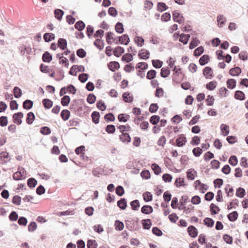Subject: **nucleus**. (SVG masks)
<instances>
[{
    "mask_svg": "<svg viewBox=\"0 0 248 248\" xmlns=\"http://www.w3.org/2000/svg\"><path fill=\"white\" fill-rule=\"evenodd\" d=\"M24 173H26V171L23 167H18L17 171L13 174V178L14 180L19 181L26 178Z\"/></svg>",
    "mask_w": 248,
    "mask_h": 248,
    "instance_id": "nucleus-1",
    "label": "nucleus"
},
{
    "mask_svg": "<svg viewBox=\"0 0 248 248\" xmlns=\"http://www.w3.org/2000/svg\"><path fill=\"white\" fill-rule=\"evenodd\" d=\"M172 19L175 22L181 24L184 22V17L178 10H175L172 12Z\"/></svg>",
    "mask_w": 248,
    "mask_h": 248,
    "instance_id": "nucleus-2",
    "label": "nucleus"
},
{
    "mask_svg": "<svg viewBox=\"0 0 248 248\" xmlns=\"http://www.w3.org/2000/svg\"><path fill=\"white\" fill-rule=\"evenodd\" d=\"M117 38H118V41H117L116 42V44H121L127 45L130 40L129 37V36L127 34H124L121 36H117Z\"/></svg>",
    "mask_w": 248,
    "mask_h": 248,
    "instance_id": "nucleus-3",
    "label": "nucleus"
},
{
    "mask_svg": "<svg viewBox=\"0 0 248 248\" xmlns=\"http://www.w3.org/2000/svg\"><path fill=\"white\" fill-rule=\"evenodd\" d=\"M24 117L23 113L22 112H18L14 113L13 115V122L18 125H20L22 121L21 119Z\"/></svg>",
    "mask_w": 248,
    "mask_h": 248,
    "instance_id": "nucleus-4",
    "label": "nucleus"
},
{
    "mask_svg": "<svg viewBox=\"0 0 248 248\" xmlns=\"http://www.w3.org/2000/svg\"><path fill=\"white\" fill-rule=\"evenodd\" d=\"M187 142L186 138L183 134L178 135V138L176 140V146L181 147L184 146Z\"/></svg>",
    "mask_w": 248,
    "mask_h": 248,
    "instance_id": "nucleus-5",
    "label": "nucleus"
},
{
    "mask_svg": "<svg viewBox=\"0 0 248 248\" xmlns=\"http://www.w3.org/2000/svg\"><path fill=\"white\" fill-rule=\"evenodd\" d=\"M11 159L9 153L6 152H1L0 153V164H5L9 162Z\"/></svg>",
    "mask_w": 248,
    "mask_h": 248,
    "instance_id": "nucleus-6",
    "label": "nucleus"
},
{
    "mask_svg": "<svg viewBox=\"0 0 248 248\" xmlns=\"http://www.w3.org/2000/svg\"><path fill=\"white\" fill-rule=\"evenodd\" d=\"M122 98L125 103H131L133 101L134 97L131 93L129 92H126L123 93Z\"/></svg>",
    "mask_w": 248,
    "mask_h": 248,
    "instance_id": "nucleus-7",
    "label": "nucleus"
},
{
    "mask_svg": "<svg viewBox=\"0 0 248 248\" xmlns=\"http://www.w3.org/2000/svg\"><path fill=\"white\" fill-rule=\"evenodd\" d=\"M187 231L189 235L192 238H195L198 234L197 229L193 225H190L187 228Z\"/></svg>",
    "mask_w": 248,
    "mask_h": 248,
    "instance_id": "nucleus-8",
    "label": "nucleus"
},
{
    "mask_svg": "<svg viewBox=\"0 0 248 248\" xmlns=\"http://www.w3.org/2000/svg\"><path fill=\"white\" fill-rule=\"evenodd\" d=\"M89 107L86 105H84V107L78 106L77 108L74 109L72 112L74 113L75 115L79 117H84V114H85V112H83V110L86 109H88Z\"/></svg>",
    "mask_w": 248,
    "mask_h": 248,
    "instance_id": "nucleus-9",
    "label": "nucleus"
},
{
    "mask_svg": "<svg viewBox=\"0 0 248 248\" xmlns=\"http://www.w3.org/2000/svg\"><path fill=\"white\" fill-rule=\"evenodd\" d=\"M150 54L149 50L142 48L139 51L138 56L140 59L147 60L149 58Z\"/></svg>",
    "mask_w": 248,
    "mask_h": 248,
    "instance_id": "nucleus-10",
    "label": "nucleus"
},
{
    "mask_svg": "<svg viewBox=\"0 0 248 248\" xmlns=\"http://www.w3.org/2000/svg\"><path fill=\"white\" fill-rule=\"evenodd\" d=\"M203 75L206 78L212 79L213 77L212 69L209 66H206L203 69Z\"/></svg>",
    "mask_w": 248,
    "mask_h": 248,
    "instance_id": "nucleus-11",
    "label": "nucleus"
},
{
    "mask_svg": "<svg viewBox=\"0 0 248 248\" xmlns=\"http://www.w3.org/2000/svg\"><path fill=\"white\" fill-rule=\"evenodd\" d=\"M108 68L112 72L120 68V65L119 63L116 61H111L108 64Z\"/></svg>",
    "mask_w": 248,
    "mask_h": 248,
    "instance_id": "nucleus-12",
    "label": "nucleus"
},
{
    "mask_svg": "<svg viewBox=\"0 0 248 248\" xmlns=\"http://www.w3.org/2000/svg\"><path fill=\"white\" fill-rule=\"evenodd\" d=\"M188 200V197L187 195H183L181 197L180 200V206H178V209L181 210L186 208V203Z\"/></svg>",
    "mask_w": 248,
    "mask_h": 248,
    "instance_id": "nucleus-13",
    "label": "nucleus"
},
{
    "mask_svg": "<svg viewBox=\"0 0 248 248\" xmlns=\"http://www.w3.org/2000/svg\"><path fill=\"white\" fill-rule=\"evenodd\" d=\"M117 206L121 210H125L127 206L126 199L124 198H121L119 201H117Z\"/></svg>",
    "mask_w": 248,
    "mask_h": 248,
    "instance_id": "nucleus-14",
    "label": "nucleus"
},
{
    "mask_svg": "<svg viewBox=\"0 0 248 248\" xmlns=\"http://www.w3.org/2000/svg\"><path fill=\"white\" fill-rule=\"evenodd\" d=\"M242 72L241 69L238 66H235L233 68H232L229 70V74L232 76H238Z\"/></svg>",
    "mask_w": 248,
    "mask_h": 248,
    "instance_id": "nucleus-15",
    "label": "nucleus"
},
{
    "mask_svg": "<svg viewBox=\"0 0 248 248\" xmlns=\"http://www.w3.org/2000/svg\"><path fill=\"white\" fill-rule=\"evenodd\" d=\"M153 212V208L149 205H144L141 208V212L142 214L149 215Z\"/></svg>",
    "mask_w": 248,
    "mask_h": 248,
    "instance_id": "nucleus-16",
    "label": "nucleus"
},
{
    "mask_svg": "<svg viewBox=\"0 0 248 248\" xmlns=\"http://www.w3.org/2000/svg\"><path fill=\"white\" fill-rule=\"evenodd\" d=\"M234 97L235 99L243 101L246 99L245 94L243 92L237 90L235 92Z\"/></svg>",
    "mask_w": 248,
    "mask_h": 248,
    "instance_id": "nucleus-17",
    "label": "nucleus"
},
{
    "mask_svg": "<svg viewBox=\"0 0 248 248\" xmlns=\"http://www.w3.org/2000/svg\"><path fill=\"white\" fill-rule=\"evenodd\" d=\"M120 140L123 142L129 143L131 140V138L128 133L122 134L119 136Z\"/></svg>",
    "mask_w": 248,
    "mask_h": 248,
    "instance_id": "nucleus-18",
    "label": "nucleus"
},
{
    "mask_svg": "<svg viewBox=\"0 0 248 248\" xmlns=\"http://www.w3.org/2000/svg\"><path fill=\"white\" fill-rule=\"evenodd\" d=\"M100 117V115L98 111H94L91 114L92 121L95 124L99 123Z\"/></svg>",
    "mask_w": 248,
    "mask_h": 248,
    "instance_id": "nucleus-19",
    "label": "nucleus"
},
{
    "mask_svg": "<svg viewBox=\"0 0 248 248\" xmlns=\"http://www.w3.org/2000/svg\"><path fill=\"white\" fill-rule=\"evenodd\" d=\"M58 45L62 50H65L67 48V42L65 39L60 38L58 40Z\"/></svg>",
    "mask_w": 248,
    "mask_h": 248,
    "instance_id": "nucleus-20",
    "label": "nucleus"
},
{
    "mask_svg": "<svg viewBox=\"0 0 248 248\" xmlns=\"http://www.w3.org/2000/svg\"><path fill=\"white\" fill-rule=\"evenodd\" d=\"M42 61L45 62H50L52 60V55L48 51H45L42 55Z\"/></svg>",
    "mask_w": 248,
    "mask_h": 248,
    "instance_id": "nucleus-21",
    "label": "nucleus"
},
{
    "mask_svg": "<svg viewBox=\"0 0 248 248\" xmlns=\"http://www.w3.org/2000/svg\"><path fill=\"white\" fill-rule=\"evenodd\" d=\"M218 26L220 28L223 27L227 21V19L223 15H219L217 17Z\"/></svg>",
    "mask_w": 248,
    "mask_h": 248,
    "instance_id": "nucleus-22",
    "label": "nucleus"
},
{
    "mask_svg": "<svg viewBox=\"0 0 248 248\" xmlns=\"http://www.w3.org/2000/svg\"><path fill=\"white\" fill-rule=\"evenodd\" d=\"M220 128L221 134L223 136H227L229 134L230 128L227 124H221Z\"/></svg>",
    "mask_w": 248,
    "mask_h": 248,
    "instance_id": "nucleus-23",
    "label": "nucleus"
},
{
    "mask_svg": "<svg viewBox=\"0 0 248 248\" xmlns=\"http://www.w3.org/2000/svg\"><path fill=\"white\" fill-rule=\"evenodd\" d=\"M141 223L143 228L145 230H149L152 225L151 220L149 218L142 219Z\"/></svg>",
    "mask_w": 248,
    "mask_h": 248,
    "instance_id": "nucleus-24",
    "label": "nucleus"
},
{
    "mask_svg": "<svg viewBox=\"0 0 248 248\" xmlns=\"http://www.w3.org/2000/svg\"><path fill=\"white\" fill-rule=\"evenodd\" d=\"M195 175H197V171L193 169H188L186 171V177L189 180H193L195 179Z\"/></svg>",
    "mask_w": 248,
    "mask_h": 248,
    "instance_id": "nucleus-25",
    "label": "nucleus"
},
{
    "mask_svg": "<svg viewBox=\"0 0 248 248\" xmlns=\"http://www.w3.org/2000/svg\"><path fill=\"white\" fill-rule=\"evenodd\" d=\"M190 38V35L182 33L181 34V37L179 38V42L182 43L184 45H186Z\"/></svg>",
    "mask_w": 248,
    "mask_h": 248,
    "instance_id": "nucleus-26",
    "label": "nucleus"
},
{
    "mask_svg": "<svg viewBox=\"0 0 248 248\" xmlns=\"http://www.w3.org/2000/svg\"><path fill=\"white\" fill-rule=\"evenodd\" d=\"M35 116L34 114L32 112H29L27 113L26 117V123L27 124L31 125L33 121L35 120Z\"/></svg>",
    "mask_w": 248,
    "mask_h": 248,
    "instance_id": "nucleus-27",
    "label": "nucleus"
},
{
    "mask_svg": "<svg viewBox=\"0 0 248 248\" xmlns=\"http://www.w3.org/2000/svg\"><path fill=\"white\" fill-rule=\"evenodd\" d=\"M74 27L78 31H82L85 29L86 25L82 20H78L76 22Z\"/></svg>",
    "mask_w": 248,
    "mask_h": 248,
    "instance_id": "nucleus-28",
    "label": "nucleus"
},
{
    "mask_svg": "<svg viewBox=\"0 0 248 248\" xmlns=\"http://www.w3.org/2000/svg\"><path fill=\"white\" fill-rule=\"evenodd\" d=\"M210 61V57L208 55L204 54L199 59V63L201 65L203 66L206 64Z\"/></svg>",
    "mask_w": 248,
    "mask_h": 248,
    "instance_id": "nucleus-29",
    "label": "nucleus"
},
{
    "mask_svg": "<svg viewBox=\"0 0 248 248\" xmlns=\"http://www.w3.org/2000/svg\"><path fill=\"white\" fill-rule=\"evenodd\" d=\"M124 53V49L120 46H116L113 51V54L117 57H119Z\"/></svg>",
    "mask_w": 248,
    "mask_h": 248,
    "instance_id": "nucleus-30",
    "label": "nucleus"
},
{
    "mask_svg": "<svg viewBox=\"0 0 248 248\" xmlns=\"http://www.w3.org/2000/svg\"><path fill=\"white\" fill-rule=\"evenodd\" d=\"M60 116L63 121H66L70 116V111L66 109H63L60 113Z\"/></svg>",
    "mask_w": 248,
    "mask_h": 248,
    "instance_id": "nucleus-31",
    "label": "nucleus"
},
{
    "mask_svg": "<svg viewBox=\"0 0 248 248\" xmlns=\"http://www.w3.org/2000/svg\"><path fill=\"white\" fill-rule=\"evenodd\" d=\"M238 217V213L236 211H232L227 215L228 219L231 222H234L237 220Z\"/></svg>",
    "mask_w": 248,
    "mask_h": 248,
    "instance_id": "nucleus-32",
    "label": "nucleus"
},
{
    "mask_svg": "<svg viewBox=\"0 0 248 248\" xmlns=\"http://www.w3.org/2000/svg\"><path fill=\"white\" fill-rule=\"evenodd\" d=\"M33 105V102L30 99L25 100L23 103V108L25 109L29 110L31 109Z\"/></svg>",
    "mask_w": 248,
    "mask_h": 248,
    "instance_id": "nucleus-33",
    "label": "nucleus"
},
{
    "mask_svg": "<svg viewBox=\"0 0 248 248\" xmlns=\"http://www.w3.org/2000/svg\"><path fill=\"white\" fill-rule=\"evenodd\" d=\"M55 34L52 33L46 32L43 35V38L46 42H49L55 39Z\"/></svg>",
    "mask_w": 248,
    "mask_h": 248,
    "instance_id": "nucleus-34",
    "label": "nucleus"
},
{
    "mask_svg": "<svg viewBox=\"0 0 248 248\" xmlns=\"http://www.w3.org/2000/svg\"><path fill=\"white\" fill-rule=\"evenodd\" d=\"M210 211L212 215H215L220 211V209L217 205L212 203L210 205Z\"/></svg>",
    "mask_w": 248,
    "mask_h": 248,
    "instance_id": "nucleus-35",
    "label": "nucleus"
},
{
    "mask_svg": "<svg viewBox=\"0 0 248 248\" xmlns=\"http://www.w3.org/2000/svg\"><path fill=\"white\" fill-rule=\"evenodd\" d=\"M42 104L46 109H49L53 106V102L50 99L45 98L42 100Z\"/></svg>",
    "mask_w": 248,
    "mask_h": 248,
    "instance_id": "nucleus-36",
    "label": "nucleus"
},
{
    "mask_svg": "<svg viewBox=\"0 0 248 248\" xmlns=\"http://www.w3.org/2000/svg\"><path fill=\"white\" fill-rule=\"evenodd\" d=\"M115 30L118 33H123L124 31L123 24L122 22H118L115 26Z\"/></svg>",
    "mask_w": 248,
    "mask_h": 248,
    "instance_id": "nucleus-37",
    "label": "nucleus"
},
{
    "mask_svg": "<svg viewBox=\"0 0 248 248\" xmlns=\"http://www.w3.org/2000/svg\"><path fill=\"white\" fill-rule=\"evenodd\" d=\"M203 222L204 225H205V226L209 228H211L213 227L215 223L214 220L212 218L208 217H205L203 219Z\"/></svg>",
    "mask_w": 248,
    "mask_h": 248,
    "instance_id": "nucleus-38",
    "label": "nucleus"
},
{
    "mask_svg": "<svg viewBox=\"0 0 248 248\" xmlns=\"http://www.w3.org/2000/svg\"><path fill=\"white\" fill-rule=\"evenodd\" d=\"M129 118V115L125 113H121L118 116V120L120 122L125 123Z\"/></svg>",
    "mask_w": 248,
    "mask_h": 248,
    "instance_id": "nucleus-39",
    "label": "nucleus"
},
{
    "mask_svg": "<svg viewBox=\"0 0 248 248\" xmlns=\"http://www.w3.org/2000/svg\"><path fill=\"white\" fill-rule=\"evenodd\" d=\"M55 17L59 21H61L64 15V11L60 9H56L54 11Z\"/></svg>",
    "mask_w": 248,
    "mask_h": 248,
    "instance_id": "nucleus-40",
    "label": "nucleus"
},
{
    "mask_svg": "<svg viewBox=\"0 0 248 248\" xmlns=\"http://www.w3.org/2000/svg\"><path fill=\"white\" fill-rule=\"evenodd\" d=\"M93 44L100 50L103 49L104 46V41L101 39H96L94 41Z\"/></svg>",
    "mask_w": 248,
    "mask_h": 248,
    "instance_id": "nucleus-41",
    "label": "nucleus"
},
{
    "mask_svg": "<svg viewBox=\"0 0 248 248\" xmlns=\"http://www.w3.org/2000/svg\"><path fill=\"white\" fill-rule=\"evenodd\" d=\"M227 87L230 89H234L236 85V80L233 78H230L226 82Z\"/></svg>",
    "mask_w": 248,
    "mask_h": 248,
    "instance_id": "nucleus-42",
    "label": "nucleus"
},
{
    "mask_svg": "<svg viewBox=\"0 0 248 248\" xmlns=\"http://www.w3.org/2000/svg\"><path fill=\"white\" fill-rule=\"evenodd\" d=\"M174 185L178 188L186 186V184L185 183V179L181 177L176 178L174 182Z\"/></svg>",
    "mask_w": 248,
    "mask_h": 248,
    "instance_id": "nucleus-43",
    "label": "nucleus"
},
{
    "mask_svg": "<svg viewBox=\"0 0 248 248\" xmlns=\"http://www.w3.org/2000/svg\"><path fill=\"white\" fill-rule=\"evenodd\" d=\"M165 3L163 2H159L157 3V10L159 12H163L168 9Z\"/></svg>",
    "mask_w": 248,
    "mask_h": 248,
    "instance_id": "nucleus-44",
    "label": "nucleus"
},
{
    "mask_svg": "<svg viewBox=\"0 0 248 248\" xmlns=\"http://www.w3.org/2000/svg\"><path fill=\"white\" fill-rule=\"evenodd\" d=\"M131 209L134 211H137L140 207V203L138 200H135L130 202Z\"/></svg>",
    "mask_w": 248,
    "mask_h": 248,
    "instance_id": "nucleus-45",
    "label": "nucleus"
},
{
    "mask_svg": "<svg viewBox=\"0 0 248 248\" xmlns=\"http://www.w3.org/2000/svg\"><path fill=\"white\" fill-rule=\"evenodd\" d=\"M133 59V55L130 53H127L124 54L121 58L122 61L125 62H126L127 63L132 61Z\"/></svg>",
    "mask_w": 248,
    "mask_h": 248,
    "instance_id": "nucleus-46",
    "label": "nucleus"
},
{
    "mask_svg": "<svg viewBox=\"0 0 248 248\" xmlns=\"http://www.w3.org/2000/svg\"><path fill=\"white\" fill-rule=\"evenodd\" d=\"M170 71L169 68L167 67H163L161 69L160 76L162 78H166L170 74Z\"/></svg>",
    "mask_w": 248,
    "mask_h": 248,
    "instance_id": "nucleus-47",
    "label": "nucleus"
},
{
    "mask_svg": "<svg viewBox=\"0 0 248 248\" xmlns=\"http://www.w3.org/2000/svg\"><path fill=\"white\" fill-rule=\"evenodd\" d=\"M37 184V180L32 177L30 178L27 180V185L28 186L31 188H32L35 187V186Z\"/></svg>",
    "mask_w": 248,
    "mask_h": 248,
    "instance_id": "nucleus-48",
    "label": "nucleus"
},
{
    "mask_svg": "<svg viewBox=\"0 0 248 248\" xmlns=\"http://www.w3.org/2000/svg\"><path fill=\"white\" fill-rule=\"evenodd\" d=\"M236 196L239 198H243L246 195V191L244 188L239 187L236 189Z\"/></svg>",
    "mask_w": 248,
    "mask_h": 248,
    "instance_id": "nucleus-49",
    "label": "nucleus"
},
{
    "mask_svg": "<svg viewBox=\"0 0 248 248\" xmlns=\"http://www.w3.org/2000/svg\"><path fill=\"white\" fill-rule=\"evenodd\" d=\"M143 200L145 202H149L153 200V195L151 192L146 191L142 194Z\"/></svg>",
    "mask_w": 248,
    "mask_h": 248,
    "instance_id": "nucleus-50",
    "label": "nucleus"
},
{
    "mask_svg": "<svg viewBox=\"0 0 248 248\" xmlns=\"http://www.w3.org/2000/svg\"><path fill=\"white\" fill-rule=\"evenodd\" d=\"M200 41L196 38H192L189 43V49H192L196 47L200 44Z\"/></svg>",
    "mask_w": 248,
    "mask_h": 248,
    "instance_id": "nucleus-51",
    "label": "nucleus"
},
{
    "mask_svg": "<svg viewBox=\"0 0 248 248\" xmlns=\"http://www.w3.org/2000/svg\"><path fill=\"white\" fill-rule=\"evenodd\" d=\"M70 102V97L69 95H65L62 98L61 103L63 106H68Z\"/></svg>",
    "mask_w": 248,
    "mask_h": 248,
    "instance_id": "nucleus-52",
    "label": "nucleus"
},
{
    "mask_svg": "<svg viewBox=\"0 0 248 248\" xmlns=\"http://www.w3.org/2000/svg\"><path fill=\"white\" fill-rule=\"evenodd\" d=\"M13 93L16 98H20L22 95L21 90L17 86H15L13 89Z\"/></svg>",
    "mask_w": 248,
    "mask_h": 248,
    "instance_id": "nucleus-53",
    "label": "nucleus"
},
{
    "mask_svg": "<svg viewBox=\"0 0 248 248\" xmlns=\"http://www.w3.org/2000/svg\"><path fill=\"white\" fill-rule=\"evenodd\" d=\"M152 169L154 172V173L157 175H159L161 172V169L159 166L155 163H154L152 164Z\"/></svg>",
    "mask_w": 248,
    "mask_h": 248,
    "instance_id": "nucleus-54",
    "label": "nucleus"
},
{
    "mask_svg": "<svg viewBox=\"0 0 248 248\" xmlns=\"http://www.w3.org/2000/svg\"><path fill=\"white\" fill-rule=\"evenodd\" d=\"M160 118L158 115H154L150 118L149 121L151 124L155 125L160 121Z\"/></svg>",
    "mask_w": 248,
    "mask_h": 248,
    "instance_id": "nucleus-55",
    "label": "nucleus"
},
{
    "mask_svg": "<svg viewBox=\"0 0 248 248\" xmlns=\"http://www.w3.org/2000/svg\"><path fill=\"white\" fill-rule=\"evenodd\" d=\"M134 41L138 46L141 47L144 45V40L142 37L137 36L134 38Z\"/></svg>",
    "mask_w": 248,
    "mask_h": 248,
    "instance_id": "nucleus-56",
    "label": "nucleus"
},
{
    "mask_svg": "<svg viewBox=\"0 0 248 248\" xmlns=\"http://www.w3.org/2000/svg\"><path fill=\"white\" fill-rule=\"evenodd\" d=\"M104 119L107 123H109L114 121L115 118L114 115L112 113L109 112L105 115Z\"/></svg>",
    "mask_w": 248,
    "mask_h": 248,
    "instance_id": "nucleus-57",
    "label": "nucleus"
},
{
    "mask_svg": "<svg viewBox=\"0 0 248 248\" xmlns=\"http://www.w3.org/2000/svg\"><path fill=\"white\" fill-rule=\"evenodd\" d=\"M98 246L97 243L95 240L89 239L87 242V248H97Z\"/></svg>",
    "mask_w": 248,
    "mask_h": 248,
    "instance_id": "nucleus-58",
    "label": "nucleus"
},
{
    "mask_svg": "<svg viewBox=\"0 0 248 248\" xmlns=\"http://www.w3.org/2000/svg\"><path fill=\"white\" fill-rule=\"evenodd\" d=\"M156 75V72L155 70L152 69L148 71L146 75V78L148 79H154Z\"/></svg>",
    "mask_w": 248,
    "mask_h": 248,
    "instance_id": "nucleus-59",
    "label": "nucleus"
},
{
    "mask_svg": "<svg viewBox=\"0 0 248 248\" xmlns=\"http://www.w3.org/2000/svg\"><path fill=\"white\" fill-rule=\"evenodd\" d=\"M115 229L117 231H122L124 228V224L119 220H116L114 224Z\"/></svg>",
    "mask_w": 248,
    "mask_h": 248,
    "instance_id": "nucleus-60",
    "label": "nucleus"
},
{
    "mask_svg": "<svg viewBox=\"0 0 248 248\" xmlns=\"http://www.w3.org/2000/svg\"><path fill=\"white\" fill-rule=\"evenodd\" d=\"M217 82L216 81H211L206 85V88L210 91H213L217 87Z\"/></svg>",
    "mask_w": 248,
    "mask_h": 248,
    "instance_id": "nucleus-61",
    "label": "nucleus"
},
{
    "mask_svg": "<svg viewBox=\"0 0 248 248\" xmlns=\"http://www.w3.org/2000/svg\"><path fill=\"white\" fill-rule=\"evenodd\" d=\"M204 52V48L202 46H200L196 48L194 51V56L198 57L201 55Z\"/></svg>",
    "mask_w": 248,
    "mask_h": 248,
    "instance_id": "nucleus-62",
    "label": "nucleus"
},
{
    "mask_svg": "<svg viewBox=\"0 0 248 248\" xmlns=\"http://www.w3.org/2000/svg\"><path fill=\"white\" fill-rule=\"evenodd\" d=\"M89 75L87 73H82L78 75V79L81 83L86 82L89 78Z\"/></svg>",
    "mask_w": 248,
    "mask_h": 248,
    "instance_id": "nucleus-63",
    "label": "nucleus"
},
{
    "mask_svg": "<svg viewBox=\"0 0 248 248\" xmlns=\"http://www.w3.org/2000/svg\"><path fill=\"white\" fill-rule=\"evenodd\" d=\"M153 66L156 69L160 68L163 65V62L159 60H153L152 61Z\"/></svg>",
    "mask_w": 248,
    "mask_h": 248,
    "instance_id": "nucleus-64",
    "label": "nucleus"
}]
</instances>
